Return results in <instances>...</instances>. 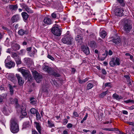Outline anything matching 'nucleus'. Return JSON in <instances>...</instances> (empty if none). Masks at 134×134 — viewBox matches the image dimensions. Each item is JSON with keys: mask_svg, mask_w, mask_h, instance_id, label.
Segmentation results:
<instances>
[{"mask_svg": "<svg viewBox=\"0 0 134 134\" xmlns=\"http://www.w3.org/2000/svg\"><path fill=\"white\" fill-rule=\"evenodd\" d=\"M30 112L32 114H35L38 111L35 108H32L30 110Z\"/></svg>", "mask_w": 134, "mask_h": 134, "instance_id": "39", "label": "nucleus"}, {"mask_svg": "<svg viewBox=\"0 0 134 134\" xmlns=\"http://www.w3.org/2000/svg\"><path fill=\"white\" fill-rule=\"evenodd\" d=\"M89 45L90 47L93 49H95L97 47L96 43L94 41H90L89 43Z\"/></svg>", "mask_w": 134, "mask_h": 134, "instance_id": "20", "label": "nucleus"}, {"mask_svg": "<svg viewBox=\"0 0 134 134\" xmlns=\"http://www.w3.org/2000/svg\"><path fill=\"white\" fill-rule=\"evenodd\" d=\"M11 55L13 58L14 59V60L19 57L16 53L13 52H11Z\"/></svg>", "mask_w": 134, "mask_h": 134, "instance_id": "28", "label": "nucleus"}, {"mask_svg": "<svg viewBox=\"0 0 134 134\" xmlns=\"http://www.w3.org/2000/svg\"><path fill=\"white\" fill-rule=\"evenodd\" d=\"M34 78L37 83H40L42 80V76H34Z\"/></svg>", "mask_w": 134, "mask_h": 134, "instance_id": "24", "label": "nucleus"}, {"mask_svg": "<svg viewBox=\"0 0 134 134\" xmlns=\"http://www.w3.org/2000/svg\"><path fill=\"white\" fill-rule=\"evenodd\" d=\"M9 40L8 38H7L5 42V44L7 47H9L10 46L9 44Z\"/></svg>", "mask_w": 134, "mask_h": 134, "instance_id": "38", "label": "nucleus"}, {"mask_svg": "<svg viewBox=\"0 0 134 134\" xmlns=\"http://www.w3.org/2000/svg\"><path fill=\"white\" fill-rule=\"evenodd\" d=\"M14 60L17 65L21 64L22 63V62L21 60V58L20 57Z\"/></svg>", "mask_w": 134, "mask_h": 134, "instance_id": "25", "label": "nucleus"}, {"mask_svg": "<svg viewBox=\"0 0 134 134\" xmlns=\"http://www.w3.org/2000/svg\"><path fill=\"white\" fill-rule=\"evenodd\" d=\"M20 7L22 8L23 9H24V10H26L28 6L25 4L24 3H22L20 4Z\"/></svg>", "mask_w": 134, "mask_h": 134, "instance_id": "34", "label": "nucleus"}, {"mask_svg": "<svg viewBox=\"0 0 134 134\" xmlns=\"http://www.w3.org/2000/svg\"><path fill=\"white\" fill-rule=\"evenodd\" d=\"M21 15L24 21L27 20L29 15L26 12H23L21 13Z\"/></svg>", "mask_w": 134, "mask_h": 134, "instance_id": "22", "label": "nucleus"}, {"mask_svg": "<svg viewBox=\"0 0 134 134\" xmlns=\"http://www.w3.org/2000/svg\"><path fill=\"white\" fill-rule=\"evenodd\" d=\"M30 58H25L23 59L24 62L26 64H29L30 63Z\"/></svg>", "mask_w": 134, "mask_h": 134, "instance_id": "29", "label": "nucleus"}, {"mask_svg": "<svg viewBox=\"0 0 134 134\" xmlns=\"http://www.w3.org/2000/svg\"><path fill=\"white\" fill-rule=\"evenodd\" d=\"M93 87V85L91 83H89L87 85V88L88 90L90 89Z\"/></svg>", "mask_w": 134, "mask_h": 134, "instance_id": "42", "label": "nucleus"}, {"mask_svg": "<svg viewBox=\"0 0 134 134\" xmlns=\"http://www.w3.org/2000/svg\"><path fill=\"white\" fill-rule=\"evenodd\" d=\"M70 70L72 74H74L76 71V69L74 68H71Z\"/></svg>", "mask_w": 134, "mask_h": 134, "instance_id": "46", "label": "nucleus"}, {"mask_svg": "<svg viewBox=\"0 0 134 134\" xmlns=\"http://www.w3.org/2000/svg\"><path fill=\"white\" fill-rule=\"evenodd\" d=\"M25 11L29 13H33V10L29 8L28 7L27 8V9H26V10H25Z\"/></svg>", "mask_w": 134, "mask_h": 134, "instance_id": "43", "label": "nucleus"}, {"mask_svg": "<svg viewBox=\"0 0 134 134\" xmlns=\"http://www.w3.org/2000/svg\"><path fill=\"white\" fill-rule=\"evenodd\" d=\"M9 100L12 104H15L16 105V107H18L19 106L18 104V100L17 99L15 98L13 99L12 98H10L9 99Z\"/></svg>", "mask_w": 134, "mask_h": 134, "instance_id": "19", "label": "nucleus"}, {"mask_svg": "<svg viewBox=\"0 0 134 134\" xmlns=\"http://www.w3.org/2000/svg\"><path fill=\"white\" fill-rule=\"evenodd\" d=\"M118 1L122 7H124L125 5V3H124V0H118Z\"/></svg>", "mask_w": 134, "mask_h": 134, "instance_id": "44", "label": "nucleus"}, {"mask_svg": "<svg viewBox=\"0 0 134 134\" xmlns=\"http://www.w3.org/2000/svg\"><path fill=\"white\" fill-rule=\"evenodd\" d=\"M88 80V78H86L85 79L83 80H82L80 79H79V82L80 83H83L86 82Z\"/></svg>", "mask_w": 134, "mask_h": 134, "instance_id": "36", "label": "nucleus"}, {"mask_svg": "<svg viewBox=\"0 0 134 134\" xmlns=\"http://www.w3.org/2000/svg\"><path fill=\"white\" fill-rule=\"evenodd\" d=\"M103 130L108 131H114L115 129L114 128H103L102 129Z\"/></svg>", "mask_w": 134, "mask_h": 134, "instance_id": "41", "label": "nucleus"}, {"mask_svg": "<svg viewBox=\"0 0 134 134\" xmlns=\"http://www.w3.org/2000/svg\"><path fill=\"white\" fill-rule=\"evenodd\" d=\"M124 10L121 8H116L115 10V14L116 15L119 16H122L124 15Z\"/></svg>", "mask_w": 134, "mask_h": 134, "instance_id": "8", "label": "nucleus"}, {"mask_svg": "<svg viewBox=\"0 0 134 134\" xmlns=\"http://www.w3.org/2000/svg\"><path fill=\"white\" fill-rule=\"evenodd\" d=\"M132 27V22L131 20L127 19L124 21L123 28L125 31L127 33H129Z\"/></svg>", "mask_w": 134, "mask_h": 134, "instance_id": "3", "label": "nucleus"}, {"mask_svg": "<svg viewBox=\"0 0 134 134\" xmlns=\"http://www.w3.org/2000/svg\"><path fill=\"white\" fill-rule=\"evenodd\" d=\"M124 77L127 81L128 83H130L131 80L129 76H124Z\"/></svg>", "mask_w": 134, "mask_h": 134, "instance_id": "45", "label": "nucleus"}, {"mask_svg": "<svg viewBox=\"0 0 134 134\" xmlns=\"http://www.w3.org/2000/svg\"><path fill=\"white\" fill-rule=\"evenodd\" d=\"M81 51L83 53L87 55L90 53V50L89 47L87 46H83L81 47Z\"/></svg>", "mask_w": 134, "mask_h": 134, "instance_id": "12", "label": "nucleus"}, {"mask_svg": "<svg viewBox=\"0 0 134 134\" xmlns=\"http://www.w3.org/2000/svg\"><path fill=\"white\" fill-rule=\"evenodd\" d=\"M106 35V32L105 31H102L100 33V36L103 38H105Z\"/></svg>", "mask_w": 134, "mask_h": 134, "instance_id": "30", "label": "nucleus"}, {"mask_svg": "<svg viewBox=\"0 0 134 134\" xmlns=\"http://www.w3.org/2000/svg\"><path fill=\"white\" fill-rule=\"evenodd\" d=\"M76 40L80 44L83 43V38L80 35H77L75 37Z\"/></svg>", "mask_w": 134, "mask_h": 134, "instance_id": "16", "label": "nucleus"}, {"mask_svg": "<svg viewBox=\"0 0 134 134\" xmlns=\"http://www.w3.org/2000/svg\"><path fill=\"white\" fill-rule=\"evenodd\" d=\"M35 99V98L33 97H31L30 98V100L31 101L30 103L32 105H35L36 104L37 101L36 100H34Z\"/></svg>", "mask_w": 134, "mask_h": 134, "instance_id": "33", "label": "nucleus"}, {"mask_svg": "<svg viewBox=\"0 0 134 134\" xmlns=\"http://www.w3.org/2000/svg\"><path fill=\"white\" fill-rule=\"evenodd\" d=\"M18 79V82L20 85H22L24 83V80L20 76H17Z\"/></svg>", "mask_w": 134, "mask_h": 134, "instance_id": "26", "label": "nucleus"}, {"mask_svg": "<svg viewBox=\"0 0 134 134\" xmlns=\"http://www.w3.org/2000/svg\"><path fill=\"white\" fill-rule=\"evenodd\" d=\"M134 109V105H133L129 107V109L130 110H132Z\"/></svg>", "mask_w": 134, "mask_h": 134, "instance_id": "64", "label": "nucleus"}, {"mask_svg": "<svg viewBox=\"0 0 134 134\" xmlns=\"http://www.w3.org/2000/svg\"><path fill=\"white\" fill-rule=\"evenodd\" d=\"M124 102L126 103H134V101L132 100H124Z\"/></svg>", "mask_w": 134, "mask_h": 134, "instance_id": "49", "label": "nucleus"}, {"mask_svg": "<svg viewBox=\"0 0 134 134\" xmlns=\"http://www.w3.org/2000/svg\"><path fill=\"white\" fill-rule=\"evenodd\" d=\"M7 94H2V96L3 98H5L7 97Z\"/></svg>", "mask_w": 134, "mask_h": 134, "instance_id": "60", "label": "nucleus"}, {"mask_svg": "<svg viewBox=\"0 0 134 134\" xmlns=\"http://www.w3.org/2000/svg\"><path fill=\"white\" fill-rule=\"evenodd\" d=\"M68 122V120L66 119H64L63 121V123L64 125H65Z\"/></svg>", "mask_w": 134, "mask_h": 134, "instance_id": "51", "label": "nucleus"}, {"mask_svg": "<svg viewBox=\"0 0 134 134\" xmlns=\"http://www.w3.org/2000/svg\"><path fill=\"white\" fill-rule=\"evenodd\" d=\"M10 126V130L12 133H16L19 131L18 125L16 119H11Z\"/></svg>", "mask_w": 134, "mask_h": 134, "instance_id": "2", "label": "nucleus"}, {"mask_svg": "<svg viewBox=\"0 0 134 134\" xmlns=\"http://www.w3.org/2000/svg\"><path fill=\"white\" fill-rule=\"evenodd\" d=\"M28 33V30L27 29L24 30L23 29H21L18 31V34L20 36H23L25 34H27Z\"/></svg>", "mask_w": 134, "mask_h": 134, "instance_id": "14", "label": "nucleus"}, {"mask_svg": "<svg viewBox=\"0 0 134 134\" xmlns=\"http://www.w3.org/2000/svg\"><path fill=\"white\" fill-rule=\"evenodd\" d=\"M43 21L45 24L47 25H50L52 23L51 19L47 17H44L43 20Z\"/></svg>", "mask_w": 134, "mask_h": 134, "instance_id": "15", "label": "nucleus"}, {"mask_svg": "<svg viewBox=\"0 0 134 134\" xmlns=\"http://www.w3.org/2000/svg\"><path fill=\"white\" fill-rule=\"evenodd\" d=\"M26 51L25 49H21L19 53V54L21 55H23L25 54L26 53Z\"/></svg>", "mask_w": 134, "mask_h": 134, "instance_id": "37", "label": "nucleus"}, {"mask_svg": "<svg viewBox=\"0 0 134 134\" xmlns=\"http://www.w3.org/2000/svg\"><path fill=\"white\" fill-rule=\"evenodd\" d=\"M109 64L112 67H114L115 65H120V59L118 57L112 58L109 62Z\"/></svg>", "mask_w": 134, "mask_h": 134, "instance_id": "5", "label": "nucleus"}, {"mask_svg": "<svg viewBox=\"0 0 134 134\" xmlns=\"http://www.w3.org/2000/svg\"><path fill=\"white\" fill-rule=\"evenodd\" d=\"M108 93V92L107 91H106L101 93V97H103L107 94Z\"/></svg>", "mask_w": 134, "mask_h": 134, "instance_id": "48", "label": "nucleus"}, {"mask_svg": "<svg viewBox=\"0 0 134 134\" xmlns=\"http://www.w3.org/2000/svg\"><path fill=\"white\" fill-rule=\"evenodd\" d=\"M42 69L46 72L52 75H60L58 74L57 70L48 65H44L42 67Z\"/></svg>", "mask_w": 134, "mask_h": 134, "instance_id": "1", "label": "nucleus"}, {"mask_svg": "<svg viewBox=\"0 0 134 134\" xmlns=\"http://www.w3.org/2000/svg\"><path fill=\"white\" fill-rule=\"evenodd\" d=\"M18 71L21 72L23 75H31L29 71L21 68L18 69Z\"/></svg>", "mask_w": 134, "mask_h": 134, "instance_id": "11", "label": "nucleus"}, {"mask_svg": "<svg viewBox=\"0 0 134 134\" xmlns=\"http://www.w3.org/2000/svg\"><path fill=\"white\" fill-rule=\"evenodd\" d=\"M48 126L49 127L51 128L55 126L54 124L53 123L52 121L48 120Z\"/></svg>", "mask_w": 134, "mask_h": 134, "instance_id": "32", "label": "nucleus"}, {"mask_svg": "<svg viewBox=\"0 0 134 134\" xmlns=\"http://www.w3.org/2000/svg\"><path fill=\"white\" fill-rule=\"evenodd\" d=\"M74 115L76 117H78L79 116L78 114L76 111H74L73 113Z\"/></svg>", "mask_w": 134, "mask_h": 134, "instance_id": "55", "label": "nucleus"}, {"mask_svg": "<svg viewBox=\"0 0 134 134\" xmlns=\"http://www.w3.org/2000/svg\"><path fill=\"white\" fill-rule=\"evenodd\" d=\"M108 54V52L106 51L105 52L102 54V55L104 57H106Z\"/></svg>", "mask_w": 134, "mask_h": 134, "instance_id": "54", "label": "nucleus"}, {"mask_svg": "<svg viewBox=\"0 0 134 134\" xmlns=\"http://www.w3.org/2000/svg\"><path fill=\"white\" fill-rule=\"evenodd\" d=\"M51 16L53 19H58L60 17V14L57 12H55L51 14Z\"/></svg>", "mask_w": 134, "mask_h": 134, "instance_id": "21", "label": "nucleus"}, {"mask_svg": "<svg viewBox=\"0 0 134 134\" xmlns=\"http://www.w3.org/2000/svg\"><path fill=\"white\" fill-rule=\"evenodd\" d=\"M21 114L22 115L24 116H26L27 115V113L26 110H24L21 111Z\"/></svg>", "mask_w": 134, "mask_h": 134, "instance_id": "52", "label": "nucleus"}, {"mask_svg": "<svg viewBox=\"0 0 134 134\" xmlns=\"http://www.w3.org/2000/svg\"><path fill=\"white\" fill-rule=\"evenodd\" d=\"M31 49H32V47H27L26 48V50L27 51H29V52H30L31 50Z\"/></svg>", "mask_w": 134, "mask_h": 134, "instance_id": "62", "label": "nucleus"}, {"mask_svg": "<svg viewBox=\"0 0 134 134\" xmlns=\"http://www.w3.org/2000/svg\"><path fill=\"white\" fill-rule=\"evenodd\" d=\"M33 75H40L39 73L35 70H31Z\"/></svg>", "mask_w": 134, "mask_h": 134, "instance_id": "40", "label": "nucleus"}, {"mask_svg": "<svg viewBox=\"0 0 134 134\" xmlns=\"http://www.w3.org/2000/svg\"><path fill=\"white\" fill-rule=\"evenodd\" d=\"M18 8V6L17 4L15 5H10L9 6V8L11 11H16Z\"/></svg>", "mask_w": 134, "mask_h": 134, "instance_id": "18", "label": "nucleus"}, {"mask_svg": "<svg viewBox=\"0 0 134 134\" xmlns=\"http://www.w3.org/2000/svg\"><path fill=\"white\" fill-rule=\"evenodd\" d=\"M36 116L37 120H40L41 118L40 115L38 111L36 113Z\"/></svg>", "mask_w": 134, "mask_h": 134, "instance_id": "47", "label": "nucleus"}, {"mask_svg": "<svg viewBox=\"0 0 134 134\" xmlns=\"http://www.w3.org/2000/svg\"><path fill=\"white\" fill-rule=\"evenodd\" d=\"M32 134H38V133L35 130H32Z\"/></svg>", "mask_w": 134, "mask_h": 134, "instance_id": "57", "label": "nucleus"}, {"mask_svg": "<svg viewBox=\"0 0 134 134\" xmlns=\"http://www.w3.org/2000/svg\"><path fill=\"white\" fill-rule=\"evenodd\" d=\"M4 62L6 67L9 69L14 67L15 65L14 62L11 60H9L7 59L5 60Z\"/></svg>", "mask_w": 134, "mask_h": 134, "instance_id": "6", "label": "nucleus"}, {"mask_svg": "<svg viewBox=\"0 0 134 134\" xmlns=\"http://www.w3.org/2000/svg\"><path fill=\"white\" fill-rule=\"evenodd\" d=\"M72 125L71 123H69L67 125V127L68 128H71L72 126Z\"/></svg>", "mask_w": 134, "mask_h": 134, "instance_id": "59", "label": "nucleus"}, {"mask_svg": "<svg viewBox=\"0 0 134 134\" xmlns=\"http://www.w3.org/2000/svg\"><path fill=\"white\" fill-rule=\"evenodd\" d=\"M110 41H112L115 44L117 45L119 44L120 43H121V39L119 38V36H116V37L113 38Z\"/></svg>", "mask_w": 134, "mask_h": 134, "instance_id": "13", "label": "nucleus"}, {"mask_svg": "<svg viewBox=\"0 0 134 134\" xmlns=\"http://www.w3.org/2000/svg\"><path fill=\"white\" fill-rule=\"evenodd\" d=\"M54 6L57 8L60 7L61 6V2L60 1H57L53 2Z\"/></svg>", "mask_w": 134, "mask_h": 134, "instance_id": "23", "label": "nucleus"}, {"mask_svg": "<svg viewBox=\"0 0 134 134\" xmlns=\"http://www.w3.org/2000/svg\"><path fill=\"white\" fill-rule=\"evenodd\" d=\"M37 50L35 48H34L31 52L29 53V56L31 57H34L35 54L36 52H37Z\"/></svg>", "mask_w": 134, "mask_h": 134, "instance_id": "31", "label": "nucleus"}, {"mask_svg": "<svg viewBox=\"0 0 134 134\" xmlns=\"http://www.w3.org/2000/svg\"><path fill=\"white\" fill-rule=\"evenodd\" d=\"M11 49L8 48L6 52L7 53L10 54L11 52Z\"/></svg>", "mask_w": 134, "mask_h": 134, "instance_id": "61", "label": "nucleus"}, {"mask_svg": "<svg viewBox=\"0 0 134 134\" xmlns=\"http://www.w3.org/2000/svg\"><path fill=\"white\" fill-rule=\"evenodd\" d=\"M8 87L9 88L10 92L11 94L12 95L13 94V93L14 92V90H13V87L12 86V85L10 84H9L8 85Z\"/></svg>", "mask_w": 134, "mask_h": 134, "instance_id": "35", "label": "nucleus"}, {"mask_svg": "<svg viewBox=\"0 0 134 134\" xmlns=\"http://www.w3.org/2000/svg\"><path fill=\"white\" fill-rule=\"evenodd\" d=\"M11 24L17 22L20 20V16L19 14H16L13 15L11 19Z\"/></svg>", "mask_w": 134, "mask_h": 134, "instance_id": "9", "label": "nucleus"}, {"mask_svg": "<svg viewBox=\"0 0 134 134\" xmlns=\"http://www.w3.org/2000/svg\"><path fill=\"white\" fill-rule=\"evenodd\" d=\"M51 31L55 36H59L61 34V29L57 25H55L52 28Z\"/></svg>", "mask_w": 134, "mask_h": 134, "instance_id": "4", "label": "nucleus"}, {"mask_svg": "<svg viewBox=\"0 0 134 134\" xmlns=\"http://www.w3.org/2000/svg\"><path fill=\"white\" fill-rule=\"evenodd\" d=\"M47 57L52 60H54V58L53 57H52V56L49 54L47 56Z\"/></svg>", "mask_w": 134, "mask_h": 134, "instance_id": "53", "label": "nucleus"}, {"mask_svg": "<svg viewBox=\"0 0 134 134\" xmlns=\"http://www.w3.org/2000/svg\"><path fill=\"white\" fill-rule=\"evenodd\" d=\"M34 123L35 124V126L38 132L41 134V131L42 130L41 125L39 123L35 122Z\"/></svg>", "mask_w": 134, "mask_h": 134, "instance_id": "17", "label": "nucleus"}, {"mask_svg": "<svg viewBox=\"0 0 134 134\" xmlns=\"http://www.w3.org/2000/svg\"><path fill=\"white\" fill-rule=\"evenodd\" d=\"M113 97L117 100H119L123 99V97H122L119 96L116 93L113 94Z\"/></svg>", "mask_w": 134, "mask_h": 134, "instance_id": "27", "label": "nucleus"}, {"mask_svg": "<svg viewBox=\"0 0 134 134\" xmlns=\"http://www.w3.org/2000/svg\"><path fill=\"white\" fill-rule=\"evenodd\" d=\"M72 39V38L69 36H65L62 38V41L64 43L71 45Z\"/></svg>", "mask_w": 134, "mask_h": 134, "instance_id": "7", "label": "nucleus"}, {"mask_svg": "<svg viewBox=\"0 0 134 134\" xmlns=\"http://www.w3.org/2000/svg\"><path fill=\"white\" fill-rule=\"evenodd\" d=\"M102 72L104 75H105L107 73L106 71L104 69H103L102 70Z\"/></svg>", "mask_w": 134, "mask_h": 134, "instance_id": "56", "label": "nucleus"}, {"mask_svg": "<svg viewBox=\"0 0 134 134\" xmlns=\"http://www.w3.org/2000/svg\"><path fill=\"white\" fill-rule=\"evenodd\" d=\"M20 46L18 44L15 43H12L11 44V48L12 51H15L19 50L20 48Z\"/></svg>", "mask_w": 134, "mask_h": 134, "instance_id": "10", "label": "nucleus"}, {"mask_svg": "<svg viewBox=\"0 0 134 134\" xmlns=\"http://www.w3.org/2000/svg\"><path fill=\"white\" fill-rule=\"evenodd\" d=\"M127 123L129 125H131L133 126L134 125V122H127Z\"/></svg>", "mask_w": 134, "mask_h": 134, "instance_id": "63", "label": "nucleus"}, {"mask_svg": "<svg viewBox=\"0 0 134 134\" xmlns=\"http://www.w3.org/2000/svg\"><path fill=\"white\" fill-rule=\"evenodd\" d=\"M105 87H111V85L110 82H108L106 83L105 84Z\"/></svg>", "mask_w": 134, "mask_h": 134, "instance_id": "50", "label": "nucleus"}, {"mask_svg": "<svg viewBox=\"0 0 134 134\" xmlns=\"http://www.w3.org/2000/svg\"><path fill=\"white\" fill-rule=\"evenodd\" d=\"M98 42L100 43H102L103 42L101 38H98Z\"/></svg>", "mask_w": 134, "mask_h": 134, "instance_id": "58", "label": "nucleus"}]
</instances>
